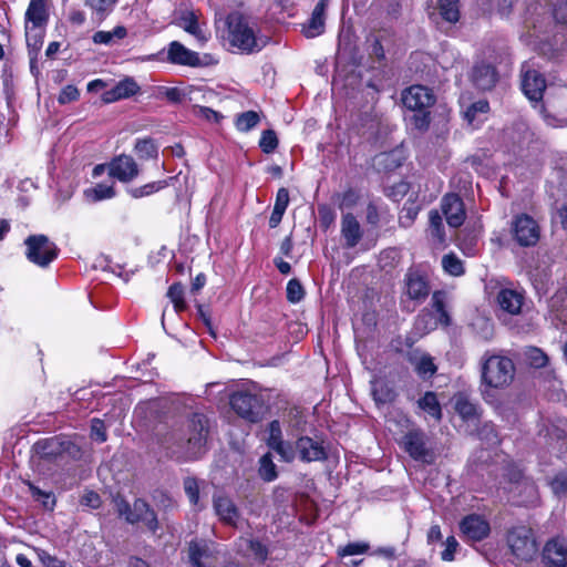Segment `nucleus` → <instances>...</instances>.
Returning <instances> with one entry per match:
<instances>
[{"label":"nucleus","instance_id":"7ed1b4c3","mask_svg":"<svg viewBox=\"0 0 567 567\" xmlns=\"http://www.w3.org/2000/svg\"><path fill=\"white\" fill-rule=\"evenodd\" d=\"M515 364L505 355L489 354L486 351L482 358L481 367V393L488 404L497 402L494 390H503L509 386L515 377Z\"/></svg>","mask_w":567,"mask_h":567},{"label":"nucleus","instance_id":"6e6552de","mask_svg":"<svg viewBox=\"0 0 567 567\" xmlns=\"http://www.w3.org/2000/svg\"><path fill=\"white\" fill-rule=\"evenodd\" d=\"M429 436L422 429H412L402 437V445L409 456L425 465L435 463L436 455L432 447L429 446Z\"/></svg>","mask_w":567,"mask_h":567},{"label":"nucleus","instance_id":"8fccbe9b","mask_svg":"<svg viewBox=\"0 0 567 567\" xmlns=\"http://www.w3.org/2000/svg\"><path fill=\"white\" fill-rule=\"evenodd\" d=\"M429 223H430V234L431 236L437 240V243L443 244L445 241V230L442 220V216L436 209H432L429 213Z\"/></svg>","mask_w":567,"mask_h":567},{"label":"nucleus","instance_id":"13d9d810","mask_svg":"<svg viewBox=\"0 0 567 567\" xmlns=\"http://www.w3.org/2000/svg\"><path fill=\"white\" fill-rule=\"evenodd\" d=\"M85 194L93 202H99L113 198L116 193L113 185L97 184L95 187L85 190Z\"/></svg>","mask_w":567,"mask_h":567},{"label":"nucleus","instance_id":"de8ad7c7","mask_svg":"<svg viewBox=\"0 0 567 567\" xmlns=\"http://www.w3.org/2000/svg\"><path fill=\"white\" fill-rule=\"evenodd\" d=\"M380 158V164H382L386 172L395 171L396 168L401 167L405 161L402 151L399 150L382 153Z\"/></svg>","mask_w":567,"mask_h":567},{"label":"nucleus","instance_id":"9d476101","mask_svg":"<svg viewBox=\"0 0 567 567\" xmlns=\"http://www.w3.org/2000/svg\"><path fill=\"white\" fill-rule=\"evenodd\" d=\"M33 450L40 458L47 461H55L63 454H69L74 457L79 452L78 446L73 442L58 436L38 441L33 445Z\"/></svg>","mask_w":567,"mask_h":567},{"label":"nucleus","instance_id":"f3484780","mask_svg":"<svg viewBox=\"0 0 567 567\" xmlns=\"http://www.w3.org/2000/svg\"><path fill=\"white\" fill-rule=\"evenodd\" d=\"M213 508L219 520L229 527H238L240 511L235 502L226 494L218 493L213 495Z\"/></svg>","mask_w":567,"mask_h":567},{"label":"nucleus","instance_id":"2f4dec72","mask_svg":"<svg viewBox=\"0 0 567 567\" xmlns=\"http://www.w3.org/2000/svg\"><path fill=\"white\" fill-rule=\"evenodd\" d=\"M524 296L520 292L508 288L502 289L497 296L499 307L511 315H517L520 312Z\"/></svg>","mask_w":567,"mask_h":567},{"label":"nucleus","instance_id":"dca6fc26","mask_svg":"<svg viewBox=\"0 0 567 567\" xmlns=\"http://www.w3.org/2000/svg\"><path fill=\"white\" fill-rule=\"evenodd\" d=\"M126 523L131 525L143 523L152 534H156L159 529L156 512L150 503L142 497L134 499L132 513L130 518L126 517Z\"/></svg>","mask_w":567,"mask_h":567},{"label":"nucleus","instance_id":"ddd939ff","mask_svg":"<svg viewBox=\"0 0 567 567\" xmlns=\"http://www.w3.org/2000/svg\"><path fill=\"white\" fill-rule=\"evenodd\" d=\"M458 528L466 540L482 542L491 534L488 520L480 514L465 515L458 523Z\"/></svg>","mask_w":567,"mask_h":567},{"label":"nucleus","instance_id":"c03bdc74","mask_svg":"<svg viewBox=\"0 0 567 567\" xmlns=\"http://www.w3.org/2000/svg\"><path fill=\"white\" fill-rule=\"evenodd\" d=\"M460 0H439V11L442 18L451 23L460 19Z\"/></svg>","mask_w":567,"mask_h":567},{"label":"nucleus","instance_id":"5fc2aeb1","mask_svg":"<svg viewBox=\"0 0 567 567\" xmlns=\"http://www.w3.org/2000/svg\"><path fill=\"white\" fill-rule=\"evenodd\" d=\"M528 476L524 471L515 463L507 464L504 468L503 478L505 482L504 487H511L523 482Z\"/></svg>","mask_w":567,"mask_h":567},{"label":"nucleus","instance_id":"72a5a7b5","mask_svg":"<svg viewBox=\"0 0 567 567\" xmlns=\"http://www.w3.org/2000/svg\"><path fill=\"white\" fill-rule=\"evenodd\" d=\"M326 27V16L320 8H313L310 18L302 24L301 32L308 38H316L323 33Z\"/></svg>","mask_w":567,"mask_h":567},{"label":"nucleus","instance_id":"39448f33","mask_svg":"<svg viewBox=\"0 0 567 567\" xmlns=\"http://www.w3.org/2000/svg\"><path fill=\"white\" fill-rule=\"evenodd\" d=\"M229 405L236 415L249 423L260 422L267 412L264 396L249 391L233 392L229 398Z\"/></svg>","mask_w":567,"mask_h":567},{"label":"nucleus","instance_id":"c9c22d12","mask_svg":"<svg viewBox=\"0 0 567 567\" xmlns=\"http://www.w3.org/2000/svg\"><path fill=\"white\" fill-rule=\"evenodd\" d=\"M405 121L419 132H425L431 124L430 109L408 110Z\"/></svg>","mask_w":567,"mask_h":567},{"label":"nucleus","instance_id":"e2e57ef3","mask_svg":"<svg viewBox=\"0 0 567 567\" xmlns=\"http://www.w3.org/2000/svg\"><path fill=\"white\" fill-rule=\"evenodd\" d=\"M437 320L433 318L432 312L424 309L416 317L415 327L419 330H424L426 332L434 330L437 327Z\"/></svg>","mask_w":567,"mask_h":567},{"label":"nucleus","instance_id":"0e129e2a","mask_svg":"<svg viewBox=\"0 0 567 567\" xmlns=\"http://www.w3.org/2000/svg\"><path fill=\"white\" fill-rule=\"evenodd\" d=\"M43 30L44 29L33 30L32 27L25 25L27 44L33 51H38L42 47Z\"/></svg>","mask_w":567,"mask_h":567},{"label":"nucleus","instance_id":"0eeeda50","mask_svg":"<svg viewBox=\"0 0 567 567\" xmlns=\"http://www.w3.org/2000/svg\"><path fill=\"white\" fill-rule=\"evenodd\" d=\"M507 544L516 558L523 561L533 560L538 547L534 532L525 525L514 526L507 532Z\"/></svg>","mask_w":567,"mask_h":567},{"label":"nucleus","instance_id":"79ce46f5","mask_svg":"<svg viewBox=\"0 0 567 567\" xmlns=\"http://www.w3.org/2000/svg\"><path fill=\"white\" fill-rule=\"evenodd\" d=\"M183 487L189 503L198 511H203L205 505L199 499V482L196 477L187 476L183 481Z\"/></svg>","mask_w":567,"mask_h":567},{"label":"nucleus","instance_id":"69168bd1","mask_svg":"<svg viewBox=\"0 0 567 567\" xmlns=\"http://www.w3.org/2000/svg\"><path fill=\"white\" fill-rule=\"evenodd\" d=\"M551 491L557 496H564L567 493V474L560 472L556 474L553 480L549 482Z\"/></svg>","mask_w":567,"mask_h":567},{"label":"nucleus","instance_id":"2eb2a0df","mask_svg":"<svg viewBox=\"0 0 567 567\" xmlns=\"http://www.w3.org/2000/svg\"><path fill=\"white\" fill-rule=\"evenodd\" d=\"M435 102L433 90L424 85H411L402 92V103L406 110L430 109Z\"/></svg>","mask_w":567,"mask_h":567},{"label":"nucleus","instance_id":"6ab92c4d","mask_svg":"<svg viewBox=\"0 0 567 567\" xmlns=\"http://www.w3.org/2000/svg\"><path fill=\"white\" fill-rule=\"evenodd\" d=\"M138 174V165L130 155H120L109 164V175L122 183L132 182Z\"/></svg>","mask_w":567,"mask_h":567},{"label":"nucleus","instance_id":"e433bc0d","mask_svg":"<svg viewBox=\"0 0 567 567\" xmlns=\"http://www.w3.org/2000/svg\"><path fill=\"white\" fill-rule=\"evenodd\" d=\"M417 406L436 421L442 420V408L435 392H425L424 395L417 400Z\"/></svg>","mask_w":567,"mask_h":567},{"label":"nucleus","instance_id":"a18cd8bd","mask_svg":"<svg viewBox=\"0 0 567 567\" xmlns=\"http://www.w3.org/2000/svg\"><path fill=\"white\" fill-rule=\"evenodd\" d=\"M435 69V61L425 52H414L410 56V71H431Z\"/></svg>","mask_w":567,"mask_h":567},{"label":"nucleus","instance_id":"b1692460","mask_svg":"<svg viewBox=\"0 0 567 567\" xmlns=\"http://www.w3.org/2000/svg\"><path fill=\"white\" fill-rule=\"evenodd\" d=\"M140 90V85L132 78H125L112 89L104 91L101 100L104 104L114 103L137 94Z\"/></svg>","mask_w":567,"mask_h":567},{"label":"nucleus","instance_id":"a211bd4d","mask_svg":"<svg viewBox=\"0 0 567 567\" xmlns=\"http://www.w3.org/2000/svg\"><path fill=\"white\" fill-rule=\"evenodd\" d=\"M365 43L370 59L382 64L386 60L385 53L393 43V35L389 30H379L370 33L367 37Z\"/></svg>","mask_w":567,"mask_h":567},{"label":"nucleus","instance_id":"09e8293b","mask_svg":"<svg viewBox=\"0 0 567 567\" xmlns=\"http://www.w3.org/2000/svg\"><path fill=\"white\" fill-rule=\"evenodd\" d=\"M442 267L446 274L454 277L462 276L465 272L463 261L454 252L442 257Z\"/></svg>","mask_w":567,"mask_h":567},{"label":"nucleus","instance_id":"6e6d98bb","mask_svg":"<svg viewBox=\"0 0 567 567\" xmlns=\"http://www.w3.org/2000/svg\"><path fill=\"white\" fill-rule=\"evenodd\" d=\"M289 427L291 434L297 439L298 435H305L307 427V419L298 409H291L289 412Z\"/></svg>","mask_w":567,"mask_h":567},{"label":"nucleus","instance_id":"f257e3e1","mask_svg":"<svg viewBox=\"0 0 567 567\" xmlns=\"http://www.w3.org/2000/svg\"><path fill=\"white\" fill-rule=\"evenodd\" d=\"M529 11L528 44L543 55L551 58L565 42L567 0H556L550 7L536 3Z\"/></svg>","mask_w":567,"mask_h":567},{"label":"nucleus","instance_id":"052dcab7","mask_svg":"<svg viewBox=\"0 0 567 567\" xmlns=\"http://www.w3.org/2000/svg\"><path fill=\"white\" fill-rule=\"evenodd\" d=\"M305 288L299 279L292 278L288 281L286 288V297L289 302H300L305 298Z\"/></svg>","mask_w":567,"mask_h":567},{"label":"nucleus","instance_id":"680f3d73","mask_svg":"<svg viewBox=\"0 0 567 567\" xmlns=\"http://www.w3.org/2000/svg\"><path fill=\"white\" fill-rule=\"evenodd\" d=\"M90 436L97 443H104L107 440L106 426L103 420L94 417L91 420Z\"/></svg>","mask_w":567,"mask_h":567},{"label":"nucleus","instance_id":"4d7b16f0","mask_svg":"<svg viewBox=\"0 0 567 567\" xmlns=\"http://www.w3.org/2000/svg\"><path fill=\"white\" fill-rule=\"evenodd\" d=\"M258 145L262 153L272 154L279 145L277 133L272 128L262 131Z\"/></svg>","mask_w":567,"mask_h":567},{"label":"nucleus","instance_id":"f704fd0d","mask_svg":"<svg viewBox=\"0 0 567 567\" xmlns=\"http://www.w3.org/2000/svg\"><path fill=\"white\" fill-rule=\"evenodd\" d=\"M173 179H175V177H168L166 179L151 182L143 186L128 187L126 189V192L132 198L140 199L143 197L151 196V195L166 188L169 185V182Z\"/></svg>","mask_w":567,"mask_h":567},{"label":"nucleus","instance_id":"c756f323","mask_svg":"<svg viewBox=\"0 0 567 567\" xmlns=\"http://www.w3.org/2000/svg\"><path fill=\"white\" fill-rule=\"evenodd\" d=\"M341 235L348 248L355 247L362 238L361 226L352 213L342 215Z\"/></svg>","mask_w":567,"mask_h":567},{"label":"nucleus","instance_id":"4c0bfd02","mask_svg":"<svg viewBox=\"0 0 567 567\" xmlns=\"http://www.w3.org/2000/svg\"><path fill=\"white\" fill-rule=\"evenodd\" d=\"M127 35V30L123 25H117L111 31H96L93 34V42L96 44L114 45L120 43Z\"/></svg>","mask_w":567,"mask_h":567},{"label":"nucleus","instance_id":"423d86ee","mask_svg":"<svg viewBox=\"0 0 567 567\" xmlns=\"http://www.w3.org/2000/svg\"><path fill=\"white\" fill-rule=\"evenodd\" d=\"M24 245L27 259L40 268H48L60 254V248L43 234L28 236Z\"/></svg>","mask_w":567,"mask_h":567},{"label":"nucleus","instance_id":"9b49d317","mask_svg":"<svg viewBox=\"0 0 567 567\" xmlns=\"http://www.w3.org/2000/svg\"><path fill=\"white\" fill-rule=\"evenodd\" d=\"M504 492L508 495V501L514 506L529 507L536 506L539 503L538 487L530 476L517 485L504 487Z\"/></svg>","mask_w":567,"mask_h":567},{"label":"nucleus","instance_id":"37998d69","mask_svg":"<svg viewBox=\"0 0 567 567\" xmlns=\"http://www.w3.org/2000/svg\"><path fill=\"white\" fill-rule=\"evenodd\" d=\"M260 122V116L256 111H246L236 115L235 126L239 132H249Z\"/></svg>","mask_w":567,"mask_h":567},{"label":"nucleus","instance_id":"603ef678","mask_svg":"<svg viewBox=\"0 0 567 567\" xmlns=\"http://www.w3.org/2000/svg\"><path fill=\"white\" fill-rule=\"evenodd\" d=\"M499 73H471L473 85L480 91H489L498 82Z\"/></svg>","mask_w":567,"mask_h":567},{"label":"nucleus","instance_id":"5701e85b","mask_svg":"<svg viewBox=\"0 0 567 567\" xmlns=\"http://www.w3.org/2000/svg\"><path fill=\"white\" fill-rule=\"evenodd\" d=\"M50 18L48 0H30L24 13L25 25L33 30L45 29Z\"/></svg>","mask_w":567,"mask_h":567},{"label":"nucleus","instance_id":"393cba45","mask_svg":"<svg viewBox=\"0 0 567 567\" xmlns=\"http://www.w3.org/2000/svg\"><path fill=\"white\" fill-rule=\"evenodd\" d=\"M489 103L487 100L482 99L470 103L468 105H462V117L472 128H478L486 120V115L489 112Z\"/></svg>","mask_w":567,"mask_h":567},{"label":"nucleus","instance_id":"aec40b11","mask_svg":"<svg viewBox=\"0 0 567 567\" xmlns=\"http://www.w3.org/2000/svg\"><path fill=\"white\" fill-rule=\"evenodd\" d=\"M404 285L411 300L423 302L430 295L429 280L419 270L410 268L405 274Z\"/></svg>","mask_w":567,"mask_h":567},{"label":"nucleus","instance_id":"c85d7f7f","mask_svg":"<svg viewBox=\"0 0 567 567\" xmlns=\"http://www.w3.org/2000/svg\"><path fill=\"white\" fill-rule=\"evenodd\" d=\"M454 410L464 422H478L482 416L481 406L463 393L454 396Z\"/></svg>","mask_w":567,"mask_h":567},{"label":"nucleus","instance_id":"bb28decb","mask_svg":"<svg viewBox=\"0 0 567 567\" xmlns=\"http://www.w3.org/2000/svg\"><path fill=\"white\" fill-rule=\"evenodd\" d=\"M543 557L551 567H565L567 564V545L563 539H550L546 543Z\"/></svg>","mask_w":567,"mask_h":567},{"label":"nucleus","instance_id":"a878e982","mask_svg":"<svg viewBox=\"0 0 567 567\" xmlns=\"http://www.w3.org/2000/svg\"><path fill=\"white\" fill-rule=\"evenodd\" d=\"M547 83L544 73H523L522 91L533 102L543 100Z\"/></svg>","mask_w":567,"mask_h":567},{"label":"nucleus","instance_id":"864d4df0","mask_svg":"<svg viewBox=\"0 0 567 567\" xmlns=\"http://www.w3.org/2000/svg\"><path fill=\"white\" fill-rule=\"evenodd\" d=\"M118 0H84L99 19H105L114 9Z\"/></svg>","mask_w":567,"mask_h":567},{"label":"nucleus","instance_id":"774afa93","mask_svg":"<svg viewBox=\"0 0 567 567\" xmlns=\"http://www.w3.org/2000/svg\"><path fill=\"white\" fill-rule=\"evenodd\" d=\"M410 189V184L401 181L400 183L389 187L385 195L394 202L401 200Z\"/></svg>","mask_w":567,"mask_h":567},{"label":"nucleus","instance_id":"49530a36","mask_svg":"<svg viewBox=\"0 0 567 567\" xmlns=\"http://www.w3.org/2000/svg\"><path fill=\"white\" fill-rule=\"evenodd\" d=\"M135 152L143 159L156 158L158 156V148L153 138H138L136 140Z\"/></svg>","mask_w":567,"mask_h":567},{"label":"nucleus","instance_id":"1a4fd4ad","mask_svg":"<svg viewBox=\"0 0 567 567\" xmlns=\"http://www.w3.org/2000/svg\"><path fill=\"white\" fill-rule=\"evenodd\" d=\"M323 440L308 435H298L292 442L291 463L298 458L302 463L323 462L328 460V451Z\"/></svg>","mask_w":567,"mask_h":567},{"label":"nucleus","instance_id":"412c9836","mask_svg":"<svg viewBox=\"0 0 567 567\" xmlns=\"http://www.w3.org/2000/svg\"><path fill=\"white\" fill-rule=\"evenodd\" d=\"M442 212L450 227L458 228L465 220L464 202L455 193L446 194L442 199Z\"/></svg>","mask_w":567,"mask_h":567},{"label":"nucleus","instance_id":"20e7f679","mask_svg":"<svg viewBox=\"0 0 567 567\" xmlns=\"http://www.w3.org/2000/svg\"><path fill=\"white\" fill-rule=\"evenodd\" d=\"M226 24L229 44L240 52H258L267 44L268 38L258 37L256 23L240 12L229 13Z\"/></svg>","mask_w":567,"mask_h":567},{"label":"nucleus","instance_id":"58836bf2","mask_svg":"<svg viewBox=\"0 0 567 567\" xmlns=\"http://www.w3.org/2000/svg\"><path fill=\"white\" fill-rule=\"evenodd\" d=\"M192 90L182 87H167L159 86L157 89V96L165 97L172 104H182L186 101H192Z\"/></svg>","mask_w":567,"mask_h":567},{"label":"nucleus","instance_id":"bf43d9fd","mask_svg":"<svg viewBox=\"0 0 567 567\" xmlns=\"http://www.w3.org/2000/svg\"><path fill=\"white\" fill-rule=\"evenodd\" d=\"M478 439L486 442L488 445H498L501 443V439L496 426L492 422L484 423L477 430Z\"/></svg>","mask_w":567,"mask_h":567},{"label":"nucleus","instance_id":"f8f14e48","mask_svg":"<svg viewBox=\"0 0 567 567\" xmlns=\"http://www.w3.org/2000/svg\"><path fill=\"white\" fill-rule=\"evenodd\" d=\"M512 233L516 243L522 247L535 246L540 236L537 223L527 214H520L514 218Z\"/></svg>","mask_w":567,"mask_h":567},{"label":"nucleus","instance_id":"7c9ffc66","mask_svg":"<svg viewBox=\"0 0 567 567\" xmlns=\"http://www.w3.org/2000/svg\"><path fill=\"white\" fill-rule=\"evenodd\" d=\"M196 59V52L187 49L184 44L178 41H173L168 45L167 60L173 64L196 68L194 60Z\"/></svg>","mask_w":567,"mask_h":567},{"label":"nucleus","instance_id":"3c124183","mask_svg":"<svg viewBox=\"0 0 567 567\" xmlns=\"http://www.w3.org/2000/svg\"><path fill=\"white\" fill-rule=\"evenodd\" d=\"M414 371L421 379L427 380L431 379L436 373L437 367L435 365L433 358L429 353L421 354Z\"/></svg>","mask_w":567,"mask_h":567},{"label":"nucleus","instance_id":"f03ea898","mask_svg":"<svg viewBox=\"0 0 567 567\" xmlns=\"http://www.w3.org/2000/svg\"><path fill=\"white\" fill-rule=\"evenodd\" d=\"M188 434L184 437L182 433L173 431L162 441L163 449L169 457L198 458L206 451L207 436L209 433L208 419L203 413H193L187 421Z\"/></svg>","mask_w":567,"mask_h":567},{"label":"nucleus","instance_id":"a19ab883","mask_svg":"<svg viewBox=\"0 0 567 567\" xmlns=\"http://www.w3.org/2000/svg\"><path fill=\"white\" fill-rule=\"evenodd\" d=\"M258 475L267 483L274 482L278 477L277 465L274 463L269 452L259 458Z\"/></svg>","mask_w":567,"mask_h":567},{"label":"nucleus","instance_id":"4468645a","mask_svg":"<svg viewBox=\"0 0 567 567\" xmlns=\"http://www.w3.org/2000/svg\"><path fill=\"white\" fill-rule=\"evenodd\" d=\"M266 432L268 434L266 439L267 446L276 452L282 462L291 463L292 455V442L284 440L281 423L279 420H272L268 423Z\"/></svg>","mask_w":567,"mask_h":567},{"label":"nucleus","instance_id":"cd10ccee","mask_svg":"<svg viewBox=\"0 0 567 567\" xmlns=\"http://www.w3.org/2000/svg\"><path fill=\"white\" fill-rule=\"evenodd\" d=\"M361 80V73H333L332 91H343L347 97L354 99Z\"/></svg>","mask_w":567,"mask_h":567},{"label":"nucleus","instance_id":"473e14b6","mask_svg":"<svg viewBox=\"0 0 567 567\" xmlns=\"http://www.w3.org/2000/svg\"><path fill=\"white\" fill-rule=\"evenodd\" d=\"M24 484L28 486L29 493L35 503L44 511H54L56 497L52 491L42 489L31 481H25Z\"/></svg>","mask_w":567,"mask_h":567},{"label":"nucleus","instance_id":"ea45409f","mask_svg":"<svg viewBox=\"0 0 567 567\" xmlns=\"http://www.w3.org/2000/svg\"><path fill=\"white\" fill-rule=\"evenodd\" d=\"M432 309L437 313V322L447 327L451 324L452 319L449 315L445 306V292L442 290H436L432 295L431 300Z\"/></svg>","mask_w":567,"mask_h":567},{"label":"nucleus","instance_id":"4be33fe9","mask_svg":"<svg viewBox=\"0 0 567 567\" xmlns=\"http://www.w3.org/2000/svg\"><path fill=\"white\" fill-rule=\"evenodd\" d=\"M177 25L193 35L199 43H205L209 38L207 31L199 24L198 11L192 9L179 10L177 12Z\"/></svg>","mask_w":567,"mask_h":567},{"label":"nucleus","instance_id":"338daca9","mask_svg":"<svg viewBox=\"0 0 567 567\" xmlns=\"http://www.w3.org/2000/svg\"><path fill=\"white\" fill-rule=\"evenodd\" d=\"M249 550L254 554V556L260 560L266 561L269 555L268 547L259 539L252 538L248 543Z\"/></svg>","mask_w":567,"mask_h":567}]
</instances>
